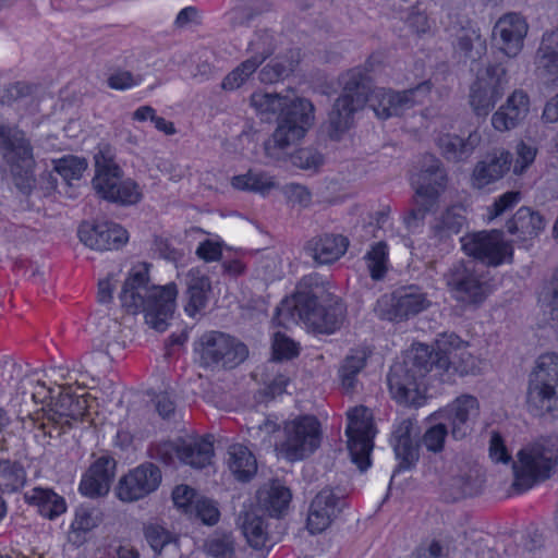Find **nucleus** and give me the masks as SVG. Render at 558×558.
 <instances>
[{
	"label": "nucleus",
	"mask_w": 558,
	"mask_h": 558,
	"mask_svg": "<svg viewBox=\"0 0 558 558\" xmlns=\"http://www.w3.org/2000/svg\"><path fill=\"white\" fill-rule=\"evenodd\" d=\"M341 93L328 113L327 134L339 141L354 125V117L368 104L377 118L401 116L416 105L423 104L432 89L429 81L402 92L372 89L371 80L364 70L353 68L339 77Z\"/></svg>",
	"instance_id": "1"
},
{
	"label": "nucleus",
	"mask_w": 558,
	"mask_h": 558,
	"mask_svg": "<svg viewBox=\"0 0 558 558\" xmlns=\"http://www.w3.org/2000/svg\"><path fill=\"white\" fill-rule=\"evenodd\" d=\"M177 294L174 283L163 287L149 284L148 270L142 267L134 269L125 279L119 299L128 313L143 312L146 324L162 332L173 316Z\"/></svg>",
	"instance_id": "2"
},
{
	"label": "nucleus",
	"mask_w": 558,
	"mask_h": 558,
	"mask_svg": "<svg viewBox=\"0 0 558 558\" xmlns=\"http://www.w3.org/2000/svg\"><path fill=\"white\" fill-rule=\"evenodd\" d=\"M257 113L274 116L279 112L278 125L272 133L275 146L284 149L303 138L311 128L310 113L314 106L308 99H289L279 94L256 92L250 98Z\"/></svg>",
	"instance_id": "3"
},
{
	"label": "nucleus",
	"mask_w": 558,
	"mask_h": 558,
	"mask_svg": "<svg viewBox=\"0 0 558 558\" xmlns=\"http://www.w3.org/2000/svg\"><path fill=\"white\" fill-rule=\"evenodd\" d=\"M558 463V437L547 436L527 444L512 462L513 482L510 489L523 493L550 477Z\"/></svg>",
	"instance_id": "4"
},
{
	"label": "nucleus",
	"mask_w": 558,
	"mask_h": 558,
	"mask_svg": "<svg viewBox=\"0 0 558 558\" xmlns=\"http://www.w3.org/2000/svg\"><path fill=\"white\" fill-rule=\"evenodd\" d=\"M430 355L426 344H417L402 362L395 363L387 377L389 390L399 403L420 407L424 401L423 378L430 372Z\"/></svg>",
	"instance_id": "5"
},
{
	"label": "nucleus",
	"mask_w": 558,
	"mask_h": 558,
	"mask_svg": "<svg viewBox=\"0 0 558 558\" xmlns=\"http://www.w3.org/2000/svg\"><path fill=\"white\" fill-rule=\"evenodd\" d=\"M0 154L16 189L28 195L35 186L36 160L31 141L17 126L0 124Z\"/></svg>",
	"instance_id": "6"
},
{
	"label": "nucleus",
	"mask_w": 558,
	"mask_h": 558,
	"mask_svg": "<svg viewBox=\"0 0 558 558\" xmlns=\"http://www.w3.org/2000/svg\"><path fill=\"white\" fill-rule=\"evenodd\" d=\"M526 407L535 416L558 414V353L542 354L529 376Z\"/></svg>",
	"instance_id": "7"
},
{
	"label": "nucleus",
	"mask_w": 558,
	"mask_h": 558,
	"mask_svg": "<svg viewBox=\"0 0 558 558\" xmlns=\"http://www.w3.org/2000/svg\"><path fill=\"white\" fill-rule=\"evenodd\" d=\"M94 159L96 174L93 185L102 198L121 204H135L140 201L138 185L132 180H122L123 172L114 161L110 147L100 148Z\"/></svg>",
	"instance_id": "8"
},
{
	"label": "nucleus",
	"mask_w": 558,
	"mask_h": 558,
	"mask_svg": "<svg viewBox=\"0 0 558 558\" xmlns=\"http://www.w3.org/2000/svg\"><path fill=\"white\" fill-rule=\"evenodd\" d=\"M345 428L349 460L357 470L365 472L371 466V452L375 437V426L367 408L360 405L351 409Z\"/></svg>",
	"instance_id": "9"
},
{
	"label": "nucleus",
	"mask_w": 558,
	"mask_h": 558,
	"mask_svg": "<svg viewBox=\"0 0 558 558\" xmlns=\"http://www.w3.org/2000/svg\"><path fill=\"white\" fill-rule=\"evenodd\" d=\"M149 456L166 465H172L178 459L194 469H204L211 463L214 446L209 437L162 441L150 446Z\"/></svg>",
	"instance_id": "10"
},
{
	"label": "nucleus",
	"mask_w": 558,
	"mask_h": 558,
	"mask_svg": "<svg viewBox=\"0 0 558 558\" xmlns=\"http://www.w3.org/2000/svg\"><path fill=\"white\" fill-rule=\"evenodd\" d=\"M507 72L500 64L487 66L477 72L476 81L472 84L469 102L474 113L486 117L504 96L507 87Z\"/></svg>",
	"instance_id": "11"
},
{
	"label": "nucleus",
	"mask_w": 558,
	"mask_h": 558,
	"mask_svg": "<svg viewBox=\"0 0 558 558\" xmlns=\"http://www.w3.org/2000/svg\"><path fill=\"white\" fill-rule=\"evenodd\" d=\"M314 449V417L299 416L284 423L281 434L275 444L278 456L290 462L308 457Z\"/></svg>",
	"instance_id": "12"
},
{
	"label": "nucleus",
	"mask_w": 558,
	"mask_h": 558,
	"mask_svg": "<svg viewBox=\"0 0 558 558\" xmlns=\"http://www.w3.org/2000/svg\"><path fill=\"white\" fill-rule=\"evenodd\" d=\"M201 362L205 366L234 367L243 362L247 354L244 343L220 331H210L199 339Z\"/></svg>",
	"instance_id": "13"
},
{
	"label": "nucleus",
	"mask_w": 558,
	"mask_h": 558,
	"mask_svg": "<svg viewBox=\"0 0 558 558\" xmlns=\"http://www.w3.org/2000/svg\"><path fill=\"white\" fill-rule=\"evenodd\" d=\"M461 242L465 254L488 266L496 267L513 259L512 245L504 240V233L499 230L469 234Z\"/></svg>",
	"instance_id": "14"
},
{
	"label": "nucleus",
	"mask_w": 558,
	"mask_h": 558,
	"mask_svg": "<svg viewBox=\"0 0 558 558\" xmlns=\"http://www.w3.org/2000/svg\"><path fill=\"white\" fill-rule=\"evenodd\" d=\"M454 298L466 304H480L486 296V287L475 269L473 260H459L444 275Z\"/></svg>",
	"instance_id": "15"
},
{
	"label": "nucleus",
	"mask_w": 558,
	"mask_h": 558,
	"mask_svg": "<svg viewBox=\"0 0 558 558\" xmlns=\"http://www.w3.org/2000/svg\"><path fill=\"white\" fill-rule=\"evenodd\" d=\"M429 305L426 293L418 287L410 286L398 289L389 298L384 296L378 301L376 311L383 319L401 322L425 311Z\"/></svg>",
	"instance_id": "16"
},
{
	"label": "nucleus",
	"mask_w": 558,
	"mask_h": 558,
	"mask_svg": "<svg viewBox=\"0 0 558 558\" xmlns=\"http://www.w3.org/2000/svg\"><path fill=\"white\" fill-rule=\"evenodd\" d=\"M311 278H304L292 298L284 299L276 310L274 322L283 328L291 324L303 323L310 330L314 329V292Z\"/></svg>",
	"instance_id": "17"
},
{
	"label": "nucleus",
	"mask_w": 558,
	"mask_h": 558,
	"mask_svg": "<svg viewBox=\"0 0 558 558\" xmlns=\"http://www.w3.org/2000/svg\"><path fill=\"white\" fill-rule=\"evenodd\" d=\"M161 471L154 463L146 462L131 470L120 478L117 496L122 501H136L154 493L161 483Z\"/></svg>",
	"instance_id": "18"
},
{
	"label": "nucleus",
	"mask_w": 558,
	"mask_h": 558,
	"mask_svg": "<svg viewBox=\"0 0 558 558\" xmlns=\"http://www.w3.org/2000/svg\"><path fill=\"white\" fill-rule=\"evenodd\" d=\"M80 240L96 251L118 250L128 241V232L110 221L83 222L78 229Z\"/></svg>",
	"instance_id": "19"
},
{
	"label": "nucleus",
	"mask_w": 558,
	"mask_h": 558,
	"mask_svg": "<svg viewBox=\"0 0 558 558\" xmlns=\"http://www.w3.org/2000/svg\"><path fill=\"white\" fill-rule=\"evenodd\" d=\"M347 307L342 300L329 289L316 284V332L331 335L345 320Z\"/></svg>",
	"instance_id": "20"
},
{
	"label": "nucleus",
	"mask_w": 558,
	"mask_h": 558,
	"mask_svg": "<svg viewBox=\"0 0 558 558\" xmlns=\"http://www.w3.org/2000/svg\"><path fill=\"white\" fill-rule=\"evenodd\" d=\"M447 174L439 159L426 154L418 161L417 171L411 178V184L418 196L438 198L445 190Z\"/></svg>",
	"instance_id": "21"
},
{
	"label": "nucleus",
	"mask_w": 558,
	"mask_h": 558,
	"mask_svg": "<svg viewBox=\"0 0 558 558\" xmlns=\"http://www.w3.org/2000/svg\"><path fill=\"white\" fill-rule=\"evenodd\" d=\"M527 24L522 16L510 13L496 23L493 36L499 49L509 58L518 56L523 47Z\"/></svg>",
	"instance_id": "22"
},
{
	"label": "nucleus",
	"mask_w": 558,
	"mask_h": 558,
	"mask_svg": "<svg viewBox=\"0 0 558 558\" xmlns=\"http://www.w3.org/2000/svg\"><path fill=\"white\" fill-rule=\"evenodd\" d=\"M116 461L109 456L98 458L83 476L80 490L88 497L106 495L114 476Z\"/></svg>",
	"instance_id": "23"
},
{
	"label": "nucleus",
	"mask_w": 558,
	"mask_h": 558,
	"mask_svg": "<svg viewBox=\"0 0 558 558\" xmlns=\"http://www.w3.org/2000/svg\"><path fill=\"white\" fill-rule=\"evenodd\" d=\"M512 155L504 149H496L478 161L472 172V185L483 189L501 179L509 170Z\"/></svg>",
	"instance_id": "24"
},
{
	"label": "nucleus",
	"mask_w": 558,
	"mask_h": 558,
	"mask_svg": "<svg viewBox=\"0 0 558 558\" xmlns=\"http://www.w3.org/2000/svg\"><path fill=\"white\" fill-rule=\"evenodd\" d=\"M478 401L475 397L464 395L457 398L445 411L451 425L454 439H463L472 432V418L478 415Z\"/></svg>",
	"instance_id": "25"
},
{
	"label": "nucleus",
	"mask_w": 558,
	"mask_h": 558,
	"mask_svg": "<svg viewBox=\"0 0 558 558\" xmlns=\"http://www.w3.org/2000/svg\"><path fill=\"white\" fill-rule=\"evenodd\" d=\"M530 111V99L523 90H514L492 117L497 131H509L524 121Z\"/></svg>",
	"instance_id": "26"
},
{
	"label": "nucleus",
	"mask_w": 558,
	"mask_h": 558,
	"mask_svg": "<svg viewBox=\"0 0 558 558\" xmlns=\"http://www.w3.org/2000/svg\"><path fill=\"white\" fill-rule=\"evenodd\" d=\"M413 421L402 420L392 433L393 451L399 460L395 473L411 470L418 461V445L412 438Z\"/></svg>",
	"instance_id": "27"
},
{
	"label": "nucleus",
	"mask_w": 558,
	"mask_h": 558,
	"mask_svg": "<svg viewBox=\"0 0 558 558\" xmlns=\"http://www.w3.org/2000/svg\"><path fill=\"white\" fill-rule=\"evenodd\" d=\"M506 228L510 234L517 235L518 241L526 242L545 228V219L538 211L523 206L507 221Z\"/></svg>",
	"instance_id": "28"
},
{
	"label": "nucleus",
	"mask_w": 558,
	"mask_h": 558,
	"mask_svg": "<svg viewBox=\"0 0 558 558\" xmlns=\"http://www.w3.org/2000/svg\"><path fill=\"white\" fill-rule=\"evenodd\" d=\"M454 40V50L461 58L472 63L477 62L486 54V39L482 37L480 29L468 23L457 29Z\"/></svg>",
	"instance_id": "29"
},
{
	"label": "nucleus",
	"mask_w": 558,
	"mask_h": 558,
	"mask_svg": "<svg viewBox=\"0 0 558 558\" xmlns=\"http://www.w3.org/2000/svg\"><path fill=\"white\" fill-rule=\"evenodd\" d=\"M481 141L482 136L477 131L471 132L466 138L446 134L438 138V147L448 161L459 162L468 159Z\"/></svg>",
	"instance_id": "30"
},
{
	"label": "nucleus",
	"mask_w": 558,
	"mask_h": 558,
	"mask_svg": "<svg viewBox=\"0 0 558 558\" xmlns=\"http://www.w3.org/2000/svg\"><path fill=\"white\" fill-rule=\"evenodd\" d=\"M345 504L333 489L325 488L316 494V532L326 531L340 515Z\"/></svg>",
	"instance_id": "31"
},
{
	"label": "nucleus",
	"mask_w": 558,
	"mask_h": 558,
	"mask_svg": "<svg viewBox=\"0 0 558 558\" xmlns=\"http://www.w3.org/2000/svg\"><path fill=\"white\" fill-rule=\"evenodd\" d=\"M291 498L290 489L279 482L266 484L257 492L260 509L267 511L270 517L282 515L287 511Z\"/></svg>",
	"instance_id": "32"
},
{
	"label": "nucleus",
	"mask_w": 558,
	"mask_h": 558,
	"mask_svg": "<svg viewBox=\"0 0 558 558\" xmlns=\"http://www.w3.org/2000/svg\"><path fill=\"white\" fill-rule=\"evenodd\" d=\"M258 509H248L242 511L238 517V525L246 538L247 544L260 549L266 546L268 532L265 519Z\"/></svg>",
	"instance_id": "33"
},
{
	"label": "nucleus",
	"mask_w": 558,
	"mask_h": 558,
	"mask_svg": "<svg viewBox=\"0 0 558 558\" xmlns=\"http://www.w3.org/2000/svg\"><path fill=\"white\" fill-rule=\"evenodd\" d=\"M187 303L185 312L194 316L206 306L207 294L211 290L210 280L198 269H191L185 277Z\"/></svg>",
	"instance_id": "34"
},
{
	"label": "nucleus",
	"mask_w": 558,
	"mask_h": 558,
	"mask_svg": "<svg viewBox=\"0 0 558 558\" xmlns=\"http://www.w3.org/2000/svg\"><path fill=\"white\" fill-rule=\"evenodd\" d=\"M101 521L102 513L98 508L87 505L80 506L75 510L69 541L76 546H81L86 541V534L97 527Z\"/></svg>",
	"instance_id": "35"
},
{
	"label": "nucleus",
	"mask_w": 558,
	"mask_h": 558,
	"mask_svg": "<svg viewBox=\"0 0 558 558\" xmlns=\"http://www.w3.org/2000/svg\"><path fill=\"white\" fill-rule=\"evenodd\" d=\"M24 498L29 505L36 506L40 514L48 519H54L66 509L64 499L49 488L35 487L27 492Z\"/></svg>",
	"instance_id": "36"
},
{
	"label": "nucleus",
	"mask_w": 558,
	"mask_h": 558,
	"mask_svg": "<svg viewBox=\"0 0 558 558\" xmlns=\"http://www.w3.org/2000/svg\"><path fill=\"white\" fill-rule=\"evenodd\" d=\"M485 478L478 470H469L463 474L452 476L447 484V490L452 500L473 497L482 493Z\"/></svg>",
	"instance_id": "37"
},
{
	"label": "nucleus",
	"mask_w": 558,
	"mask_h": 558,
	"mask_svg": "<svg viewBox=\"0 0 558 558\" xmlns=\"http://www.w3.org/2000/svg\"><path fill=\"white\" fill-rule=\"evenodd\" d=\"M295 51H288L268 62L258 73V78L264 84H274L290 76L299 64Z\"/></svg>",
	"instance_id": "38"
},
{
	"label": "nucleus",
	"mask_w": 558,
	"mask_h": 558,
	"mask_svg": "<svg viewBox=\"0 0 558 558\" xmlns=\"http://www.w3.org/2000/svg\"><path fill=\"white\" fill-rule=\"evenodd\" d=\"M229 469L241 482H248L257 472V461L254 454L243 445H232L228 450Z\"/></svg>",
	"instance_id": "39"
},
{
	"label": "nucleus",
	"mask_w": 558,
	"mask_h": 558,
	"mask_svg": "<svg viewBox=\"0 0 558 558\" xmlns=\"http://www.w3.org/2000/svg\"><path fill=\"white\" fill-rule=\"evenodd\" d=\"M349 240L341 234H325L316 242V264H332L345 252Z\"/></svg>",
	"instance_id": "40"
},
{
	"label": "nucleus",
	"mask_w": 558,
	"mask_h": 558,
	"mask_svg": "<svg viewBox=\"0 0 558 558\" xmlns=\"http://www.w3.org/2000/svg\"><path fill=\"white\" fill-rule=\"evenodd\" d=\"M26 483V471L19 461L0 459V494L19 492Z\"/></svg>",
	"instance_id": "41"
},
{
	"label": "nucleus",
	"mask_w": 558,
	"mask_h": 558,
	"mask_svg": "<svg viewBox=\"0 0 558 558\" xmlns=\"http://www.w3.org/2000/svg\"><path fill=\"white\" fill-rule=\"evenodd\" d=\"M277 38L272 31L268 28L257 29L247 45V52L252 53L248 58L255 61L256 65H260L269 58L277 48Z\"/></svg>",
	"instance_id": "42"
},
{
	"label": "nucleus",
	"mask_w": 558,
	"mask_h": 558,
	"mask_svg": "<svg viewBox=\"0 0 558 558\" xmlns=\"http://www.w3.org/2000/svg\"><path fill=\"white\" fill-rule=\"evenodd\" d=\"M366 365V354L363 351H359L354 354L348 355L340 368H339V377L341 380V386L343 390L347 392H352L355 390L357 385V375Z\"/></svg>",
	"instance_id": "43"
},
{
	"label": "nucleus",
	"mask_w": 558,
	"mask_h": 558,
	"mask_svg": "<svg viewBox=\"0 0 558 558\" xmlns=\"http://www.w3.org/2000/svg\"><path fill=\"white\" fill-rule=\"evenodd\" d=\"M465 218L461 207L448 208L436 222L433 230L439 240H446L458 234L464 226Z\"/></svg>",
	"instance_id": "44"
},
{
	"label": "nucleus",
	"mask_w": 558,
	"mask_h": 558,
	"mask_svg": "<svg viewBox=\"0 0 558 558\" xmlns=\"http://www.w3.org/2000/svg\"><path fill=\"white\" fill-rule=\"evenodd\" d=\"M57 412L61 416L77 420L82 417L87 410V400L84 396L77 397L70 392L66 388L59 393L56 402Z\"/></svg>",
	"instance_id": "45"
},
{
	"label": "nucleus",
	"mask_w": 558,
	"mask_h": 558,
	"mask_svg": "<svg viewBox=\"0 0 558 558\" xmlns=\"http://www.w3.org/2000/svg\"><path fill=\"white\" fill-rule=\"evenodd\" d=\"M205 548L214 558H235V542L229 532L216 531L206 541Z\"/></svg>",
	"instance_id": "46"
},
{
	"label": "nucleus",
	"mask_w": 558,
	"mask_h": 558,
	"mask_svg": "<svg viewBox=\"0 0 558 558\" xmlns=\"http://www.w3.org/2000/svg\"><path fill=\"white\" fill-rule=\"evenodd\" d=\"M462 349V340L454 333H442L435 341V347L430 348L427 345V351L430 355L429 361L430 369L434 366H439L441 360H446L447 356L457 350Z\"/></svg>",
	"instance_id": "47"
},
{
	"label": "nucleus",
	"mask_w": 558,
	"mask_h": 558,
	"mask_svg": "<svg viewBox=\"0 0 558 558\" xmlns=\"http://www.w3.org/2000/svg\"><path fill=\"white\" fill-rule=\"evenodd\" d=\"M144 535L156 555H160L168 547L177 549V538L161 525H146L144 527Z\"/></svg>",
	"instance_id": "48"
},
{
	"label": "nucleus",
	"mask_w": 558,
	"mask_h": 558,
	"mask_svg": "<svg viewBox=\"0 0 558 558\" xmlns=\"http://www.w3.org/2000/svg\"><path fill=\"white\" fill-rule=\"evenodd\" d=\"M387 244L383 241L374 244L371 251L367 252L365 259L371 277L374 280H380L385 277L387 272Z\"/></svg>",
	"instance_id": "49"
},
{
	"label": "nucleus",
	"mask_w": 558,
	"mask_h": 558,
	"mask_svg": "<svg viewBox=\"0 0 558 558\" xmlns=\"http://www.w3.org/2000/svg\"><path fill=\"white\" fill-rule=\"evenodd\" d=\"M272 354L274 360L269 361L266 365V371L269 373H275L277 361L295 356L298 354V350L295 343L291 339L281 332H276L272 342Z\"/></svg>",
	"instance_id": "50"
},
{
	"label": "nucleus",
	"mask_w": 558,
	"mask_h": 558,
	"mask_svg": "<svg viewBox=\"0 0 558 558\" xmlns=\"http://www.w3.org/2000/svg\"><path fill=\"white\" fill-rule=\"evenodd\" d=\"M470 362L471 354L468 352V344L462 341V349L452 352L446 360H441L437 367L446 372L451 371L454 374L464 375L469 373Z\"/></svg>",
	"instance_id": "51"
},
{
	"label": "nucleus",
	"mask_w": 558,
	"mask_h": 558,
	"mask_svg": "<svg viewBox=\"0 0 558 558\" xmlns=\"http://www.w3.org/2000/svg\"><path fill=\"white\" fill-rule=\"evenodd\" d=\"M255 61L246 59L231 71L222 81L221 87L225 90H234L242 86L244 82L257 70Z\"/></svg>",
	"instance_id": "52"
},
{
	"label": "nucleus",
	"mask_w": 558,
	"mask_h": 558,
	"mask_svg": "<svg viewBox=\"0 0 558 558\" xmlns=\"http://www.w3.org/2000/svg\"><path fill=\"white\" fill-rule=\"evenodd\" d=\"M53 163L54 170L65 180L78 179L87 168L86 160L75 156H66L53 160Z\"/></svg>",
	"instance_id": "53"
},
{
	"label": "nucleus",
	"mask_w": 558,
	"mask_h": 558,
	"mask_svg": "<svg viewBox=\"0 0 558 558\" xmlns=\"http://www.w3.org/2000/svg\"><path fill=\"white\" fill-rule=\"evenodd\" d=\"M21 388L33 389L29 393V400L35 403H45L47 399H52V389L46 387L45 383L33 375H25L21 379Z\"/></svg>",
	"instance_id": "54"
},
{
	"label": "nucleus",
	"mask_w": 558,
	"mask_h": 558,
	"mask_svg": "<svg viewBox=\"0 0 558 558\" xmlns=\"http://www.w3.org/2000/svg\"><path fill=\"white\" fill-rule=\"evenodd\" d=\"M536 69L538 76L545 83L558 82V57L546 53H536Z\"/></svg>",
	"instance_id": "55"
},
{
	"label": "nucleus",
	"mask_w": 558,
	"mask_h": 558,
	"mask_svg": "<svg viewBox=\"0 0 558 558\" xmlns=\"http://www.w3.org/2000/svg\"><path fill=\"white\" fill-rule=\"evenodd\" d=\"M193 510L196 518H198L206 525H215L219 521V509L210 499L204 497L196 499L193 506Z\"/></svg>",
	"instance_id": "56"
},
{
	"label": "nucleus",
	"mask_w": 558,
	"mask_h": 558,
	"mask_svg": "<svg viewBox=\"0 0 558 558\" xmlns=\"http://www.w3.org/2000/svg\"><path fill=\"white\" fill-rule=\"evenodd\" d=\"M448 434L447 426L442 423L429 427L423 435L422 442L430 452H440L444 449L446 436Z\"/></svg>",
	"instance_id": "57"
},
{
	"label": "nucleus",
	"mask_w": 558,
	"mask_h": 558,
	"mask_svg": "<svg viewBox=\"0 0 558 558\" xmlns=\"http://www.w3.org/2000/svg\"><path fill=\"white\" fill-rule=\"evenodd\" d=\"M437 198H430L428 196H418L415 194V207L409 211L404 221L409 228L416 227L422 221L426 214L433 208Z\"/></svg>",
	"instance_id": "58"
},
{
	"label": "nucleus",
	"mask_w": 558,
	"mask_h": 558,
	"mask_svg": "<svg viewBox=\"0 0 558 558\" xmlns=\"http://www.w3.org/2000/svg\"><path fill=\"white\" fill-rule=\"evenodd\" d=\"M409 27L417 35L426 34L430 29V24L425 11L420 9L418 2L411 8L405 20Z\"/></svg>",
	"instance_id": "59"
},
{
	"label": "nucleus",
	"mask_w": 558,
	"mask_h": 558,
	"mask_svg": "<svg viewBox=\"0 0 558 558\" xmlns=\"http://www.w3.org/2000/svg\"><path fill=\"white\" fill-rule=\"evenodd\" d=\"M489 457L495 462L509 463L512 458L508 452L504 438L498 432H492L489 440Z\"/></svg>",
	"instance_id": "60"
},
{
	"label": "nucleus",
	"mask_w": 558,
	"mask_h": 558,
	"mask_svg": "<svg viewBox=\"0 0 558 558\" xmlns=\"http://www.w3.org/2000/svg\"><path fill=\"white\" fill-rule=\"evenodd\" d=\"M284 192L291 203L298 204L302 207L310 206L312 193L307 187L301 184L291 183L286 186Z\"/></svg>",
	"instance_id": "61"
},
{
	"label": "nucleus",
	"mask_w": 558,
	"mask_h": 558,
	"mask_svg": "<svg viewBox=\"0 0 558 558\" xmlns=\"http://www.w3.org/2000/svg\"><path fill=\"white\" fill-rule=\"evenodd\" d=\"M517 153L518 158L513 167V172L515 174H521L534 161L536 150L524 143H520L518 145Z\"/></svg>",
	"instance_id": "62"
},
{
	"label": "nucleus",
	"mask_w": 558,
	"mask_h": 558,
	"mask_svg": "<svg viewBox=\"0 0 558 558\" xmlns=\"http://www.w3.org/2000/svg\"><path fill=\"white\" fill-rule=\"evenodd\" d=\"M264 383L266 387L263 392L265 396L274 399L275 397L281 395L286 390V386L289 383V378L283 374H276L274 378H270L268 374L265 375Z\"/></svg>",
	"instance_id": "63"
},
{
	"label": "nucleus",
	"mask_w": 558,
	"mask_h": 558,
	"mask_svg": "<svg viewBox=\"0 0 558 558\" xmlns=\"http://www.w3.org/2000/svg\"><path fill=\"white\" fill-rule=\"evenodd\" d=\"M411 558H447V553L438 541L422 544Z\"/></svg>",
	"instance_id": "64"
}]
</instances>
